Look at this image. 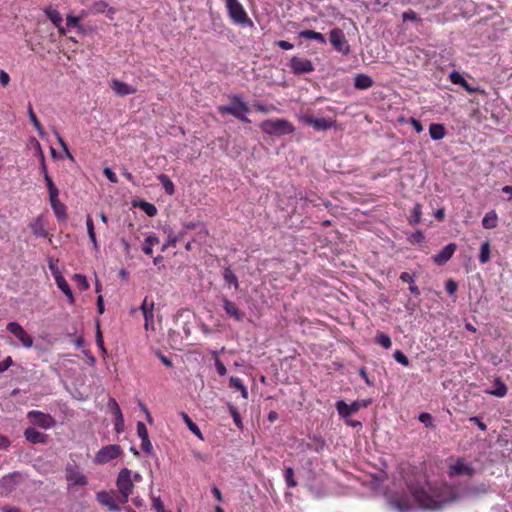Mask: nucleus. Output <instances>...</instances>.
Returning a JSON list of instances; mask_svg holds the SVG:
<instances>
[{
    "label": "nucleus",
    "instance_id": "f257e3e1",
    "mask_svg": "<svg viewBox=\"0 0 512 512\" xmlns=\"http://www.w3.org/2000/svg\"><path fill=\"white\" fill-rule=\"evenodd\" d=\"M407 487L421 508L436 510L458 499L454 487L445 483L431 485L428 482L407 481Z\"/></svg>",
    "mask_w": 512,
    "mask_h": 512
},
{
    "label": "nucleus",
    "instance_id": "f03ea898",
    "mask_svg": "<svg viewBox=\"0 0 512 512\" xmlns=\"http://www.w3.org/2000/svg\"><path fill=\"white\" fill-rule=\"evenodd\" d=\"M230 104L222 105L218 107L220 114H229L235 118L241 120L244 123H250V119L246 117V113L249 112V107L238 95H232L229 97Z\"/></svg>",
    "mask_w": 512,
    "mask_h": 512
},
{
    "label": "nucleus",
    "instance_id": "7ed1b4c3",
    "mask_svg": "<svg viewBox=\"0 0 512 512\" xmlns=\"http://www.w3.org/2000/svg\"><path fill=\"white\" fill-rule=\"evenodd\" d=\"M225 6L227 13L231 21L242 27H253L254 23L249 18L246 10L239 0H225Z\"/></svg>",
    "mask_w": 512,
    "mask_h": 512
},
{
    "label": "nucleus",
    "instance_id": "20e7f679",
    "mask_svg": "<svg viewBox=\"0 0 512 512\" xmlns=\"http://www.w3.org/2000/svg\"><path fill=\"white\" fill-rule=\"evenodd\" d=\"M260 128L264 133L274 136L287 135L294 131L291 122L280 118L265 120L260 124Z\"/></svg>",
    "mask_w": 512,
    "mask_h": 512
},
{
    "label": "nucleus",
    "instance_id": "39448f33",
    "mask_svg": "<svg viewBox=\"0 0 512 512\" xmlns=\"http://www.w3.org/2000/svg\"><path fill=\"white\" fill-rule=\"evenodd\" d=\"M116 487L120 494V502L127 503L129 496L133 493L134 483L132 480V472L128 468H123L118 473L116 479Z\"/></svg>",
    "mask_w": 512,
    "mask_h": 512
},
{
    "label": "nucleus",
    "instance_id": "423d86ee",
    "mask_svg": "<svg viewBox=\"0 0 512 512\" xmlns=\"http://www.w3.org/2000/svg\"><path fill=\"white\" fill-rule=\"evenodd\" d=\"M370 400H356L351 404H347L344 400L336 402L335 407L340 417L347 418L358 412L361 408H366L370 405Z\"/></svg>",
    "mask_w": 512,
    "mask_h": 512
},
{
    "label": "nucleus",
    "instance_id": "0eeeda50",
    "mask_svg": "<svg viewBox=\"0 0 512 512\" xmlns=\"http://www.w3.org/2000/svg\"><path fill=\"white\" fill-rule=\"evenodd\" d=\"M122 452L121 447L117 444L104 446L96 453L94 462L97 464H106L109 461L118 458Z\"/></svg>",
    "mask_w": 512,
    "mask_h": 512
},
{
    "label": "nucleus",
    "instance_id": "6e6552de",
    "mask_svg": "<svg viewBox=\"0 0 512 512\" xmlns=\"http://www.w3.org/2000/svg\"><path fill=\"white\" fill-rule=\"evenodd\" d=\"M330 43L333 48L342 53L343 55H348L350 53V45L345 37V34L340 28H333L330 33Z\"/></svg>",
    "mask_w": 512,
    "mask_h": 512
},
{
    "label": "nucleus",
    "instance_id": "1a4fd4ad",
    "mask_svg": "<svg viewBox=\"0 0 512 512\" xmlns=\"http://www.w3.org/2000/svg\"><path fill=\"white\" fill-rule=\"evenodd\" d=\"M27 417L32 424L43 429H49L55 425V420L50 414L38 410L29 411Z\"/></svg>",
    "mask_w": 512,
    "mask_h": 512
},
{
    "label": "nucleus",
    "instance_id": "9d476101",
    "mask_svg": "<svg viewBox=\"0 0 512 512\" xmlns=\"http://www.w3.org/2000/svg\"><path fill=\"white\" fill-rule=\"evenodd\" d=\"M8 332L13 334L25 348H31L33 345V338L29 335L23 327L17 322H9L6 326Z\"/></svg>",
    "mask_w": 512,
    "mask_h": 512
},
{
    "label": "nucleus",
    "instance_id": "9b49d317",
    "mask_svg": "<svg viewBox=\"0 0 512 512\" xmlns=\"http://www.w3.org/2000/svg\"><path fill=\"white\" fill-rule=\"evenodd\" d=\"M290 69L295 75L311 73L315 70L311 60L297 56L291 58Z\"/></svg>",
    "mask_w": 512,
    "mask_h": 512
},
{
    "label": "nucleus",
    "instance_id": "f8f14e48",
    "mask_svg": "<svg viewBox=\"0 0 512 512\" xmlns=\"http://www.w3.org/2000/svg\"><path fill=\"white\" fill-rule=\"evenodd\" d=\"M65 476L69 485L85 486L88 483L86 476L71 464L67 465Z\"/></svg>",
    "mask_w": 512,
    "mask_h": 512
},
{
    "label": "nucleus",
    "instance_id": "ddd939ff",
    "mask_svg": "<svg viewBox=\"0 0 512 512\" xmlns=\"http://www.w3.org/2000/svg\"><path fill=\"white\" fill-rule=\"evenodd\" d=\"M456 250L457 245L455 243H449L439 253L432 256V260L438 266H443L452 258Z\"/></svg>",
    "mask_w": 512,
    "mask_h": 512
},
{
    "label": "nucleus",
    "instance_id": "4468645a",
    "mask_svg": "<svg viewBox=\"0 0 512 512\" xmlns=\"http://www.w3.org/2000/svg\"><path fill=\"white\" fill-rule=\"evenodd\" d=\"M140 310L142 311V314L145 319V329L149 330L150 327L153 328L154 325V301L148 300L147 297L144 298Z\"/></svg>",
    "mask_w": 512,
    "mask_h": 512
},
{
    "label": "nucleus",
    "instance_id": "2eb2a0df",
    "mask_svg": "<svg viewBox=\"0 0 512 512\" xmlns=\"http://www.w3.org/2000/svg\"><path fill=\"white\" fill-rule=\"evenodd\" d=\"M110 88L113 90V92L120 96L124 97L127 95L135 94L137 92V88L134 86H131L125 82H122L118 79H113L110 82Z\"/></svg>",
    "mask_w": 512,
    "mask_h": 512
},
{
    "label": "nucleus",
    "instance_id": "dca6fc26",
    "mask_svg": "<svg viewBox=\"0 0 512 512\" xmlns=\"http://www.w3.org/2000/svg\"><path fill=\"white\" fill-rule=\"evenodd\" d=\"M473 473L474 469L461 459L457 460L454 464L450 465L448 469V475L450 477L459 475L471 476Z\"/></svg>",
    "mask_w": 512,
    "mask_h": 512
},
{
    "label": "nucleus",
    "instance_id": "f3484780",
    "mask_svg": "<svg viewBox=\"0 0 512 512\" xmlns=\"http://www.w3.org/2000/svg\"><path fill=\"white\" fill-rule=\"evenodd\" d=\"M43 11L44 14L49 18V20L57 27L59 34L65 35L66 30L62 26L63 18L60 12L51 5L46 7Z\"/></svg>",
    "mask_w": 512,
    "mask_h": 512
},
{
    "label": "nucleus",
    "instance_id": "a211bd4d",
    "mask_svg": "<svg viewBox=\"0 0 512 512\" xmlns=\"http://www.w3.org/2000/svg\"><path fill=\"white\" fill-rule=\"evenodd\" d=\"M223 309L224 311L226 312V314L233 318L234 320H236L237 322H241L243 321L244 317H245V313L242 312L238 306L236 305V303H234L233 301L227 299V298H223Z\"/></svg>",
    "mask_w": 512,
    "mask_h": 512
},
{
    "label": "nucleus",
    "instance_id": "6ab92c4d",
    "mask_svg": "<svg viewBox=\"0 0 512 512\" xmlns=\"http://www.w3.org/2000/svg\"><path fill=\"white\" fill-rule=\"evenodd\" d=\"M304 123L307 125L313 127L315 130L318 131H325L332 127L333 122L329 121L325 118H314L311 115H307L303 117Z\"/></svg>",
    "mask_w": 512,
    "mask_h": 512
},
{
    "label": "nucleus",
    "instance_id": "aec40b11",
    "mask_svg": "<svg viewBox=\"0 0 512 512\" xmlns=\"http://www.w3.org/2000/svg\"><path fill=\"white\" fill-rule=\"evenodd\" d=\"M97 501L106 506L110 511H120V506L115 502L113 496L107 491H100L96 494Z\"/></svg>",
    "mask_w": 512,
    "mask_h": 512
},
{
    "label": "nucleus",
    "instance_id": "412c9836",
    "mask_svg": "<svg viewBox=\"0 0 512 512\" xmlns=\"http://www.w3.org/2000/svg\"><path fill=\"white\" fill-rule=\"evenodd\" d=\"M91 12L94 14H102L106 13V16L110 19H114V15L116 13V9L114 7H109V4L106 1H95L90 8Z\"/></svg>",
    "mask_w": 512,
    "mask_h": 512
},
{
    "label": "nucleus",
    "instance_id": "4be33fe9",
    "mask_svg": "<svg viewBox=\"0 0 512 512\" xmlns=\"http://www.w3.org/2000/svg\"><path fill=\"white\" fill-rule=\"evenodd\" d=\"M24 436L26 440L32 444H44L48 440V435L41 433L32 427L25 429Z\"/></svg>",
    "mask_w": 512,
    "mask_h": 512
},
{
    "label": "nucleus",
    "instance_id": "5701e85b",
    "mask_svg": "<svg viewBox=\"0 0 512 512\" xmlns=\"http://www.w3.org/2000/svg\"><path fill=\"white\" fill-rule=\"evenodd\" d=\"M49 200H50L51 207L55 213V216L59 220L66 219V217H67L66 206L62 202H60L58 196H53V197L50 196Z\"/></svg>",
    "mask_w": 512,
    "mask_h": 512
},
{
    "label": "nucleus",
    "instance_id": "b1692460",
    "mask_svg": "<svg viewBox=\"0 0 512 512\" xmlns=\"http://www.w3.org/2000/svg\"><path fill=\"white\" fill-rule=\"evenodd\" d=\"M391 504L401 512L408 511L411 508V502L407 496L394 495L390 499Z\"/></svg>",
    "mask_w": 512,
    "mask_h": 512
},
{
    "label": "nucleus",
    "instance_id": "393cba45",
    "mask_svg": "<svg viewBox=\"0 0 512 512\" xmlns=\"http://www.w3.org/2000/svg\"><path fill=\"white\" fill-rule=\"evenodd\" d=\"M55 281L57 287L68 297L70 303H74V296L66 279L62 275L58 274L55 275Z\"/></svg>",
    "mask_w": 512,
    "mask_h": 512
},
{
    "label": "nucleus",
    "instance_id": "a878e982",
    "mask_svg": "<svg viewBox=\"0 0 512 512\" xmlns=\"http://www.w3.org/2000/svg\"><path fill=\"white\" fill-rule=\"evenodd\" d=\"M373 79L366 74H358L354 78V86L357 89L365 90L373 86Z\"/></svg>",
    "mask_w": 512,
    "mask_h": 512
},
{
    "label": "nucleus",
    "instance_id": "bb28decb",
    "mask_svg": "<svg viewBox=\"0 0 512 512\" xmlns=\"http://www.w3.org/2000/svg\"><path fill=\"white\" fill-rule=\"evenodd\" d=\"M494 386V389L487 390L486 393L499 398H502L507 394V386L500 378H496L494 380Z\"/></svg>",
    "mask_w": 512,
    "mask_h": 512
},
{
    "label": "nucleus",
    "instance_id": "cd10ccee",
    "mask_svg": "<svg viewBox=\"0 0 512 512\" xmlns=\"http://www.w3.org/2000/svg\"><path fill=\"white\" fill-rule=\"evenodd\" d=\"M429 134L433 140H441L446 135V130L443 124L432 123L429 126Z\"/></svg>",
    "mask_w": 512,
    "mask_h": 512
},
{
    "label": "nucleus",
    "instance_id": "c85d7f7f",
    "mask_svg": "<svg viewBox=\"0 0 512 512\" xmlns=\"http://www.w3.org/2000/svg\"><path fill=\"white\" fill-rule=\"evenodd\" d=\"M17 485L16 475H7L0 480V487L6 494L12 492Z\"/></svg>",
    "mask_w": 512,
    "mask_h": 512
},
{
    "label": "nucleus",
    "instance_id": "c756f323",
    "mask_svg": "<svg viewBox=\"0 0 512 512\" xmlns=\"http://www.w3.org/2000/svg\"><path fill=\"white\" fill-rule=\"evenodd\" d=\"M299 37L305 39L316 40L320 44H326V39L323 34L314 30H302L299 32Z\"/></svg>",
    "mask_w": 512,
    "mask_h": 512
},
{
    "label": "nucleus",
    "instance_id": "7c9ffc66",
    "mask_svg": "<svg viewBox=\"0 0 512 512\" xmlns=\"http://www.w3.org/2000/svg\"><path fill=\"white\" fill-rule=\"evenodd\" d=\"M27 113H28V117L32 123V125L34 126V128L36 129L37 133L40 135V136H43L44 135V130H43V127L39 121V119L37 118L34 110H33V107H32V104L31 103H28V106H27Z\"/></svg>",
    "mask_w": 512,
    "mask_h": 512
},
{
    "label": "nucleus",
    "instance_id": "2f4dec72",
    "mask_svg": "<svg viewBox=\"0 0 512 512\" xmlns=\"http://www.w3.org/2000/svg\"><path fill=\"white\" fill-rule=\"evenodd\" d=\"M86 228H87V233H88L89 239H90V241L93 244V248L96 251H98L99 250V244H98V241H97V238H96V233H95V229H94V223H93V220H92L90 215H88L87 218H86Z\"/></svg>",
    "mask_w": 512,
    "mask_h": 512
},
{
    "label": "nucleus",
    "instance_id": "473e14b6",
    "mask_svg": "<svg viewBox=\"0 0 512 512\" xmlns=\"http://www.w3.org/2000/svg\"><path fill=\"white\" fill-rule=\"evenodd\" d=\"M229 385L231 388H235L237 389L238 391H240L241 393V396L244 398V399H247L248 398V390H247V387L244 385L243 381L238 378V377H234L232 376L229 380Z\"/></svg>",
    "mask_w": 512,
    "mask_h": 512
},
{
    "label": "nucleus",
    "instance_id": "72a5a7b5",
    "mask_svg": "<svg viewBox=\"0 0 512 512\" xmlns=\"http://www.w3.org/2000/svg\"><path fill=\"white\" fill-rule=\"evenodd\" d=\"M181 417H182L183 421L185 422V424L187 425L188 429L194 435H196L199 439L202 440L203 435H202L200 428L192 421V419L188 416V414L185 412H181Z\"/></svg>",
    "mask_w": 512,
    "mask_h": 512
},
{
    "label": "nucleus",
    "instance_id": "f704fd0d",
    "mask_svg": "<svg viewBox=\"0 0 512 512\" xmlns=\"http://www.w3.org/2000/svg\"><path fill=\"white\" fill-rule=\"evenodd\" d=\"M159 238L154 235V234H151L149 235L146 239H145V242H144V245H143V252L146 254V255H152L153 253V246L154 245H157L159 244Z\"/></svg>",
    "mask_w": 512,
    "mask_h": 512
},
{
    "label": "nucleus",
    "instance_id": "c9c22d12",
    "mask_svg": "<svg viewBox=\"0 0 512 512\" xmlns=\"http://www.w3.org/2000/svg\"><path fill=\"white\" fill-rule=\"evenodd\" d=\"M497 214L495 211L488 212L482 219V225L485 229H492L497 226Z\"/></svg>",
    "mask_w": 512,
    "mask_h": 512
},
{
    "label": "nucleus",
    "instance_id": "e433bc0d",
    "mask_svg": "<svg viewBox=\"0 0 512 512\" xmlns=\"http://www.w3.org/2000/svg\"><path fill=\"white\" fill-rule=\"evenodd\" d=\"M157 178L168 195H173L175 193L174 184L166 174H160Z\"/></svg>",
    "mask_w": 512,
    "mask_h": 512
},
{
    "label": "nucleus",
    "instance_id": "4c0bfd02",
    "mask_svg": "<svg viewBox=\"0 0 512 512\" xmlns=\"http://www.w3.org/2000/svg\"><path fill=\"white\" fill-rule=\"evenodd\" d=\"M223 278L225 282L229 283L230 285H233L236 290L239 289L238 278L230 267L224 268Z\"/></svg>",
    "mask_w": 512,
    "mask_h": 512
},
{
    "label": "nucleus",
    "instance_id": "58836bf2",
    "mask_svg": "<svg viewBox=\"0 0 512 512\" xmlns=\"http://www.w3.org/2000/svg\"><path fill=\"white\" fill-rule=\"evenodd\" d=\"M375 342L385 349H389L392 346L391 338L388 334L379 332L375 337Z\"/></svg>",
    "mask_w": 512,
    "mask_h": 512
},
{
    "label": "nucleus",
    "instance_id": "ea45409f",
    "mask_svg": "<svg viewBox=\"0 0 512 512\" xmlns=\"http://www.w3.org/2000/svg\"><path fill=\"white\" fill-rule=\"evenodd\" d=\"M198 224L196 222H186L183 224L182 229L178 234H174V237L177 238V242L181 241L187 234L189 230L196 229Z\"/></svg>",
    "mask_w": 512,
    "mask_h": 512
},
{
    "label": "nucleus",
    "instance_id": "a19ab883",
    "mask_svg": "<svg viewBox=\"0 0 512 512\" xmlns=\"http://www.w3.org/2000/svg\"><path fill=\"white\" fill-rule=\"evenodd\" d=\"M422 219V205L420 203H416L411 210L410 223L418 224Z\"/></svg>",
    "mask_w": 512,
    "mask_h": 512
},
{
    "label": "nucleus",
    "instance_id": "79ce46f5",
    "mask_svg": "<svg viewBox=\"0 0 512 512\" xmlns=\"http://www.w3.org/2000/svg\"><path fill=\"white\" fill-rule=\"evenodd\" d=\"M490 260V244L488 241L482 243L479 254V261L485 264Z\"/></svg>",
    "mask_w": 512,
    "mask_h": 512
},
{
    "label": "nucleus",
    "instance_id": "37998d69",
    "mask_svg": "<svg viewBox=\"0 0 512 512\" xmlns=\"http://www.w3.org/2000/svg\"><path fill=\"white\" fill-rule=\"evenodd\" d=\"M66 20H67V26L69 28L70 27L76 28L79 32H83L84 28L80 22V20H81L80 17L73 16V15H67Z\"/></svg>",
    "mask_w": 512,
    "mask_h": 512
},
{
    "label": "nucleus",
    "instance_id": "c03bdc74",
    "mask_svg": "<svg viewBox=\"0 0 512 512\" xmlns=\"http://www.w3.org/2000/svg\"><path fill=\"white\" fill-rule=\"evenodd\" d=\"M198 224L197 228H199L197 234L192 238L193 242L204 241L208 236V230L203 223L196 222Z\"/></svg>",
    "mask_w": 512,
    "mask_h": 512
},
{
    "label": "nucleus",
    "instance_id": "a18cd8bd",
    "mask_svg": "<svg viewBox=\"0 0 512 512\" xmlns=\"http://www.w3.org/2000/svg\"><path fill=\"white\" fill-rule=\"evenodd\" d=\"M284 478L286 484L289 488H294L297 486V482L294 479V470L291 467H287L284 471Z\"/></svg>",
    "mask_w": 512,
    "mask_h": 512
},
{
    "label": "nucleus",
    "instance_id": "49530a36",
    "mask_svg": "<svg viewBox=\"0 0 512 512\" xmlns=\"http://www.w3.org/2000/svg\"><path fill=\"white\" fill-rule=\"evenodd\" d=\"M45 179V182H46V185H47V188H48V192H49V197L50 196H59V191L56 187V185L54 184L52 178L50 177L49 174H46V177H44Z\"/></svg>",
    "mask_w": 512,
    "mask_h": 512
},
{
    "label": "nucleus",
    "instance_id": "de8ad7c7",
    "mask_svg": "<svg viewBox=\"0 0 512 512\" xmlns=\"http://www.w3.org/2000/svg\"><path fill=\"white\" fill-rule=\"evenodd\" d=\"M140 208L148 215V216H155L157 214V208L154 204L142 201L140 203Z\"/></svg>",
    "mask_w": 512,
    "mask_h": 512
},
{
    "label": "nucleus",
    "instance_id": "09e8293b",
    "mask_svg": "<svg viewBox=\"0 0 512 512\" xmlns=\"http://www.w3.org/2000/svg\"><path fill=\"white\" fill-rule=\"evenodd\" d=\"M74 281L76 282L78 288L80 290H86L89 287L88 281L86 277L82 274H75L74 275Z\"/></svg>",
    "mask_w": 512,
    "mask_h": 512
},
{
    "label": "nucleus",
    "instance_id": "8fccbe9b",
    "mask_svg": "<svg viewBox=\"0 0 512 512\" xmlns=\"http://www.w3.org/2000/svg\"><path fill=\"white\" fill-rule=\"evenodd\" d=\"M449 79L453 84L460 86L464 85V83L466 82L464 77L458 71L451 72L449 75Z\"/></svg>",
    "mask_w": 512,
    "mask_h": 512
},
{
    "label": "nucleus",
    "instance_id": "3c124183",
    "mask_svg": "<svg viewBox=\"0 0 512 512\" xmlns=\"http://www.w3.org/2000/svg\"><path fill=\"white\" fill-rule=\"evenodd\" d=\"M394 359L403 366L409 365L408 357L400 350H396L393 354Z\"/></svg>",
    "mask_w": 512,
    "mask_h": 512
},
{
    "label": "nucleus",
    "instance_id": "603ef678",
    "mask_svg": "<svg viewBox=\"0 0 512 512\" xmlns=\"http://www.w3.org/2000/svg\"><path fill=\"white\" fill-rule=\"evenodd\" d=\"M114 429L117 434H120L124 431V418L122 413H119V415L116 416L114 421Z\"/></svg>",
    "mask_w": 512,
    "mask_h": 512
},
{
    "label": "nucleus",
    "instance_id": "864d4df0",
    "mask_svg": "<svg viewBox=\"0 0 512 512\" xmlns=\"http://www.w3.org/2000/svg\"><path fill=\"white\" fill-rule=\"evenodd\" d=\"M108 408L110 409L111 413L114 415V418H116V416H118L119 413H122L117 401L114 398H109Z\"/></svg>",
    "mask_w": 512,
    "mask_h": 512
},
{
    "label": "nucleus",
    "instance_id": "5fc2aeb1",
    "mask_svg": "<svg viewBox=\"0 0 512 512\" xmlns=\"http://www.w3.org/2000/svg\"><path fill=\"white\" fill-rule=\"evenodd\" d=\"M403 21H419L420 18L415 11L409 9L402 14Z\"/></svg>",
    "mask_w": 512,
    "mask_h": 512
},
{
    "label": "nucleus",
    "instance_id": "6e6d98bb",
    "mask_svg": "<svg viewBox=\"0 0 512 512\" xmlns=\"http://www.w3.org/2000/svg\"><path fill=\"white\" fill-rule=\"evenodd\" d=\"M419 421L425 424L427 427H433V419L429 413H421L418 417Z\"/></svg>",
    "mask_w": 512,
    "mask_h": 512
},
{
    "label": "nucleus",
    "instance_id": "4d7b16f0",
    "mask_svg": "<svg viewBox=\"0 0 512 512\" xmlns=\"http://www.w3.org/2000/svg\"><path fill=\"white\" fill-rule=\"evenodd\" d=\"M177 244V238L174 237V233L170 232L168 234V239L165 244H163L161 251L164 252L168 247H175Z\"/></svg>",
    "mask_w": 512,
    "mask_h": 512
},
{
    "label": "nucleus",
    "instance_id": "13d9d810",
    "mask_svg": "<svg viewBox=\"0 0 512 512\" xmlns=\"http://www.w3.org/2000/svg\"><path fill=\"white\" fill-rule=\"evenodd\" d=\"M137 434L141 439L149 437L148 429L143 422L137 423Z\"/></svg>",
    "mask_w": 512,
    "mask_h": 512
},
{
    "label": "nucleus",
    "instance_id": "bf43d9fd",
    "mask_svg": "<svg viewBox=\"0 0 512 512\" xmlns=\"http://www.w3.org/2000/svg\"><path fill=\"white\" fill-rule=\"evenodd\" d=\"M457 287V283L452 279L447 280L445 283V289L449 295H453L457 291Z\"/></svg>",
    "mask_w": 512,
    "mask_h": 512
},
{
    "label": "nucleus",
    "instance_id": "052dcab7",
    "mask_svg": "<svg viewBox=\"0 0 512 512\" xmlns=\"http://www.w3.org/2000/svg\"><path fill=\"white\" fill-rule=\"evenodd\" d=\"M141 440H142V443H141L142 450L145 451L146 453L150 454L153 450V446H152V443H151L149 437L143 438Z\"/></svg>",
    "mask_w": 512,
    "mask_h": 512
},
{
    "label": "nucleus",
    "instance_id": "680f3d73",
    "mask_svg": "<svg viewBox=\"0 0 512 512\" xmlns=\"http://www.w3.org/2000/svg\"><path fill=\"white\" fill-rule=\"evenodd\" d=\"M10 80L9 74L4 70H0V84L2 87H7L10 84Z\"/></svg>",
    "mask_w": 512,
    "mask_h": 512
},
{
    "label": "nucleus",
    "instance_id": "e2e57ef3",
    "mask_svg": "<svg viewBox=\"0 0 512 512\" xmlns=\"http://www.w3.org/2000/svg\"><path fill=\"white\" fill-rule=\"evenodd\" d=\"M408 122L413 126L414 130L417 133H421L423 131V126H422L421 122L419 120H417L416 118L411 117L408 119Z\"/></svg>",
    "mask_w": 512,
    "mask_h": 512
},
{
    "label": "nucleus",
    "instance_id": "0e129e2a",
    "mask_svg": "<svg viewBox=\"0 0 512 512\" xmlns=\"http://www.w3.org/2000/svg\"><path fill=\"white\" fill-rule=\"evenodd\" d=\"M103 173L110 182H112V183L118 182V178H117L116 174L110 168H104Z\"/></svg>",
    "mask_w": 512,
    "mask_h": 512
},
{
    "label": "nucleus",
    "instance_id": "69168bd1",
    "mask_svg": "<svg viewBox=\"0 0 512 512\" xmlns=\"http://www.w3.org/2000/svg\"><path fill=\"white\" fill-rule=\"evenodd\" d=\"M215 367L219 375L224 376L227 373L225 365L218 358L215 359Z\"/></svg>",
    "mask_w": 512,
    "mask_h": 512
},
{
    "label": "nucleus",
    "instance_id": "338daca9",
    "mask_svg": "<svg viewBox=\"0 0 512 512\" xmlns=\"http://www.w3.org/2000/svg\"><path fill=\"white\" fill-rule=\"evenodd\" d=\"M254 107L257 111L261 112V113H268L270 112L271 110L275 109L274 106H271V107H268L260 102H255L254 103Z\"/></svg>",
    "mask_w": 512,
    "mask_h": 512
},
{
    "label": "nucleus",
    "instance_id": "774afa93",
    "mask_svg": "<svg viewBox=\"0 0 512 512\" xmlns=\"http://www.w3.org/2000/svg\"><path fill=\"white\" fill-rule=\"evenodd\" d=\"M153 507L157 512H165L163 502L159 497H153Z\"/></svg>",
    "mask_w": 512,
    "mask_h": 512
}]
</instances>
